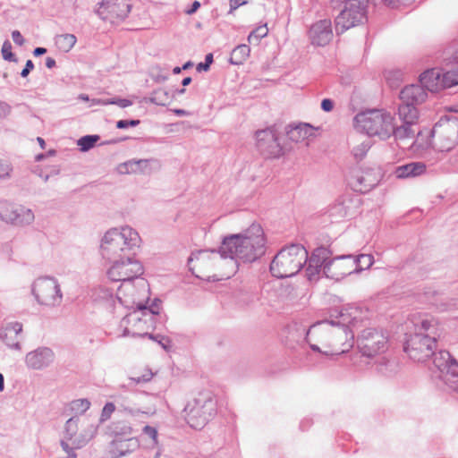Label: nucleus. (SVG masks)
Here are the masks:
<instances>
[{
  "label": "nucleus",
  "instance_id": "f257e3e1",
  "mask_svg": "<svg viewBox=\"0 0 458 458\" xmlns=\"http://www.w3.org/2000/svg\"><path fill=\"white\" fill-rule=\"evenodd\" d=\"M266 252V238L260 225L253 223L243 233L231 234L223 239L217 250H200L198 254H192L188 263L196 259L198 267H204L209 260L216 259V254L221 258H230L242 262L251 263L262 257Z\"/></svg>",
  "mask_w": 458,
  "mask_h": 458
},
{
  "label": "nucleus",
  "instance_id": "a19ab883",
  "mask_svg": "<svg viewBox=\"0 0 458 458\" xmlns=\"http://www.w3.org/2000/svg\"><path fill=\"white\" fill-rule=\"evenodd\" d=\"M140 335L142 337H148L153 341L157 342L161 345V347L166 352L170 351V349H171L172 342H171L170 338L167 336H164L161 335H153V334H149V333H145V334H142Z\"/></svg>",
  "mask_w": 458,
  "mask_h": 458
},
{
  "label": "nucleus",
  "instance_id": "c03bdc74",
  "mask_svg": "<svg viewBox=\"0 0 458 458\" xmlns=\"http://www.w3.org/2000/svg\"><path fill=\"white\" fill-rule=\"evenodd\" d=\"M306 276L309 281L317 280L323 267L319 265L313 264L310 260H307Z\"/></svg>",
  "mask_w": 458,
  "mask_h": 458
},
{
  "label": "nucleus",
  "instance_id": "69168bd1",
  "mask_svg": "<svg viewBox=\"0 0 458 458\" xmlns=\"http://www.w3.org/2000/svg\"><path fill=\"white\" fill-rule=\"evenodd\" d=\"M46 66L48 68V69H52L55 66V60L52 57H47L46 58Z\"/></svg>",
  "mask_w": 458,
  "mask_h": 458
},
{
  "label": "nucleus",
  "instance_id": "f704fd0d",
  "mask_svg": "<svg viewBox=\"0 0 458 458\" xmlns=\"http://www.w3.org/2000/svg\"><path fill=\"white\" fill-rule=\"evenodd\" d=\"M458 84V64L452 69H443L441 73L442 88H451Z\"/></svg>",
  "mask_w": 458,
  "mask_h": 458
},
{
  "label": "nucleus",
  "instance_id": "5701e85b",
  "mask_svg": "<svg viewBox=\"0 0 458 458\" xmlns=\"http://www.w3.org/2000/svg\"><path fill=\"white\" fill-rule=\"evenodd\" d=\"M159 167V163L157 159H130L126 162L121 163L117 166V171L121 174H140L149 175L152 174L154 167Z\"/></svg>",
  "mask_w": 458,
  "mask_h": 458
},
{
  "label": "nucleus",
  "instance_id": "13d9d810",
  "mask_svg": "<svg viewBox=\"0 0 458 458\" xmlns=\"http://www.w3.org/2000/svg\"><path fill=\"white\" fill-rule=\"evenodd\" d=\"M12 38L13 42L20 47L25 43V39L19 30H13L12 32Z\"/></svg>",
  "mask_w": 458,
  "mask_h": 458
},
{
  "label": "nucleus",
  "instance_id": "c756f323",
  "mask_svg": "<svg viewBox=\"0 0 458 458\" xmlns=\"http://www.w3.org/2000/svg\"><path fill=\"white\" fill-rule=\"evenodd\" d=\"M109 432L116 437H127L131 435V423L124 419H116L108 426Z\"/></svg>",
  "mask_w": 458,
  "mask_h": 458
},
{
  "label": "nucleus",
  "instance_id": "e433bc0d",
  "mask_svg": "<svg viewBox=\"0 0 458 458\" xmlns=\"http://www.w3.org/2000/svg\"><path fill=\"white\" fill-rule=\"evenodd\" d=\"M354 263L355 273L369 268L374 263V257L371 254H360L356 259L352 258Z\"/></svg>",
  "mask_w": 458,
  "mask_h": 458
},
{
  "label": "nucleus",
  "instance_id": "1a4fd4ad",
  "mask_svg": "<svg viewBox=\"0 0 458 458\" xmlns=\"http://www.w3.org/2000/svg\"><path fill=\"white\" fill-rule=\"evenodd\" d=\"M428 98V92L421 85L411 84L405 86L399 93L397 115L410 118H420L419 106Z\"/></svg>",
  "mask_w": 458,
  "mask_h": 458
},
{
  "label": "nucleus",
  "instance_id": "680f3d73",
  "mask_svg": "<svg viewBox=\"0 0 458 458\" xmlns=\"http://www.w3.org/2000/svg\"><path fill=\"white\" fill-rule=\"evenodd\" d=\"M200 7V3L199 1H194L192 4H191V6L185 12L187 14L189 15H192L193 13H195L198 9Z\"/></svg>",
  "mask_w": 458,
  "mask_h": 458
},
{
  "label": "nucleus",
  "instance_id": "2eb2a0df",
  "mask_svg": "<svg viewBox=\"0 0 458 458\" xmlns=\"http://www.w3.org/2000/svg\"><path fill=\"white\" fill-rule=\"evenodd\" d=\"M358 347L363 356L373 357L384 352L386 337L376 328L364 329L357 340Z\"/></svg>",
  "mask_w": 458,
  "mask_h": 458
},
{
  "label": "nucleus",
  "instance_id": "6ab92c4d",
  "mask_svg": "<svg viewBox=\"0 0 458 458\" xmlns=\"http://www.w3.org/2000/svg\"><path fill=\"white\" fill-rule=\"evenodd\" d=\"M352 255H341L332 258L325 264L324 275L330 279L339 281L355 273Z\"/></svg>",
  "mask_w": 458,
  "mask_h": 458
},
{
  "label": "nucleus",
  "instance_id": "f8f14e48",
  "mask_svg": "<svg viewBox=\"0 0 458 458\" xmlns=\"http://www.w3.org/2000/svg\"><path fill=\"white\" fill-rule=\"evenodd\" d=\"M135 255H128L113 260L107 276L114 282H131L144 273L141 263L134 259Z\"/></svg>",
  "mask_w": 458,
  "mask_h": 458
},
{
  "label": "nucleus",
  "instance_id": "423d86ee",
  "mask_svg": "<svg viewBox=\"0 0 458 458\" xmlns=\"http://www.w3.org/2000/svg\"><path fill=\"white\" fill-rule=\"evenodd\" d=\"M185 420L191 428H203L216 414V401L212 392L203 390L189 401L183 410Z\"/></svg>",
  "mask_w": 458,
  "mask_h": 458
},
{
  "label": "nucleus",
  "instance_id": "0e129e2a",
  "mask_svg": "<svg viewBox=\"0 0 458 458\" xmlns=\"http://www.w3.org/2000/svg\"><path fill=\"white\" fill-rule=\"evenodd\" d=\"M47 53V48L45 47H36L34 50H33V55L35 56H40V55H43Z\"/></svg>",
  "mask_w": 458,
  "mask_h": 458
},
{
  "label": "nucleus",
  "instance_id": "774afa93",
  "mask_svg": "<svg viewBox=\"0 0 458 458\" xmlns=\"http://www.w3.org/2000/svg\"><path fill=\"white\" fill-rule=\"evenodd\" d=\"M175 114L179 115V116H182V115H186L188 114V112L184 109H173L172 110Z\"/></svg>",
  "mask_w": 458,
  "mask_h": 458
},
{
  "label": "nucleus",
  "instance_id": "6e6552de",
  "mask_svg": "<svg viewBox=\"0 0 458 458\" xmlns=\"http://www.w3.org/2000/svg\"><path fill=\"white\" fill-rule=\"evenodd\" d=\"M436 349V336L422 332L408 335L403 345V350L409 357L418 362H424L431 358Z\"/></svg>",
  "mask_w": 458,
  "mask_h": 458
},
{
  "label": "nucleus",
  "instance_id": "72a5a7b5",
  "mask_svg": "<svg viewBox=\"0 0 458 458\" xmlns=\"http://www.w3.org/2000/svg\"><path fill=\"white\" fill-rule=\"evenodd\" d=\"M250 48L246 44H241L235 47L230 56V63L233 64H242L250 55Z\"/></svg>",
  "mask_w": 458,
  "mask_h": 458
},
{
  "label": "nucleus",
  "instance_id": "412c9836",
  "mask_svg": "<svg viewBox=\"0 0 458 458\" xmlns=\"http://www.w3.org/2000/svg\"><path fill=\"white\" fill-rule=\"evenodd\" d=\"M348 183L353 191L367 193L377 185L378 179L373 170L362 171L355 167L350 171Z\"/></svg>",
  "mask_w": 458,
  "mask_h": 458
},
{
  "label": "nucleus",
  "instance_id": "9d476101",
  "mask_svg": "<svg viewBox=\"0 0 458 458\" xmlns=\"http://www.w3.org/2000/svg\"><path fill=\"white\" fill-rule=\"evenodd\" d=\"M31 293L38 303L47 307L59 306L63 293L57 280L52 276H41L34 281Z\"/></svg>",
  "mask_w": 458,
  "mask_h": 458
},
{
  "label": "nucleus",
  "instance_id": "ddd939ff",
  "mask_svg": "<svg viewBox=\"0 0 458 458\" xmlns=\"http://www.w3.org/2000/svg\"><path fill=\"white\" fill-rule=\"evenodd\" d=\"M33 211L21 204L6 199H0V220L18 227H23L33 223Z\"/></svg>",
  "mask_w": 458,
  "mask_h": 458
},
{
  "label": "nucleus",
  "instance_id": "5fc2aeb1",
  "mask_svg": "<svg viewBox=\"0 0 458 458\" xmlns=\"http://www.w3.org/2000/svg\"><path fill=\"white\" fill-rule=\"evenodd\" d=\"M153 377V373L151 371H148L145 374L138 377H130V380L135 382L136 384L140 383H147L151 380Z\"/></svg>",
  "mask_w": 458,
  "mask_h": 458
},
{
  "label": "nucleus",
  "instance_id": "20e7f679",
  "mask_svg": "<svg viewBox=\"0 0 458 458\" xmlns=\"http://www.w3.org/2000/svg\"><path fill=\"white\" fill-rule=\"evenodd\" d=\"M423 133V131H419L414 140L418 148L427 149L432 147L439 151H449L458 143V117H441L430 130L426 142L420 141Z\"/></svg>",
  "mask_w": 458,
  "mask_h": 458
},
{
  "label": "nucleus",
  "instance_id": "3c124183",
  "mask_svg": "<svg viewBox=\"0 0 458 458\" xmlns=\"http://www.w3.org/2000/svg\"><path fill=\"white\" fill-rule=\"evenodd\" d=\"M13 170L12 165L7 162L0 159V179H7Z\"/></svg>",
  "mask_w": 458,
  "mask_h": 458
},
{
  "label": "nucleus",
  "instance_id": "9b49d317",
  "mask_svg": "<svg viewBox=\"0 0 458 458\" xmlns=\"http://www.w3.org/2000/svg\"><path fill=\"white\" fill-rule=\"evenodd\" d=\"M344 6L335 20L337 34L361 23L366 19L369 0H343Z\"/></svg>",
  "mask_w": 458,
  "mask_h": 458
},
{
  "label": "nucleus",
  "instance_id": "393cba45",
  "mask_svg": "<svg viewBox=\"0 0 458 458\" xmlns=\"http://www.w3.org/2000/svg\"><path fill=\"white\" fill-rule=\"evenodd\" d=\"M22 331V325L19 322L7 324L0 330V339L12 349H21L18 339L19 334Z\"/></svg>",
  "mask_w": 458,
  "mask_h": 458
},
{
  "label": "nucleus",
  "instance_id": "603ef678",
  "mask_svg": "<svg viewBox=\"0 0 458 458\" xmlns=\"http://www.w3.org/2000/svg\"><path fill=\"white\" fill-rule=\"evenodd\" d=\"M140 123V121L138 119L131 120H119L116 122V128L118 129H126L128 127H135Z\"/></svg>",
  "mask_w": 458,
  "mask_h": 458
},
{
  "label": "nucleus",
  "instance_id": "6e6d98bb",
  "mask_svg": "<svg viewBox=\"0 0 458 458\" xmlns=\"http://www.w3.org/2000/svg\"><path fill=\"white\" fill-rule=\"evenodd\" d=\"M142 431L145 435L149 437L155 443H157V430L156 429V428L146 425L143 428Z\"/></svg>",
  "mask_w": 458,
  "mask_h": 458
},
{
  "label": "nucleus",
  "instance_id": "09e8293b",
  "mask_svg": "<svg viewBox=\"0 0 458 458\" xmlns=\"http://www.w3.org/2000/svg\"><path fill=\"white\" fill-rule=\"evenodd\" d=\"M161 303L162 302H161V301L159 299H155L148 308H147L144 304L140 303L138 305V309L139 310H148L149 313H151L153 315H158Z\"/></svg>",
  "mask_w": 458,
  "mask_h": 458
},
{
  "label": "nucleus",
  "instance_id": "7ed1b4c3",
  "mask_svg": "<svg viewBox=\"0 0 458 458\" xmlns=\"http://www.w3.org/2000/svg\"><path fill=\"white\" fill-rule=\"evenodd\" d=\"M140 241L139 233L131 227L125 226L121 231L116 228L110 229L102 239L101 255L110 262L128 255H135Z\"/></svg>",
  "mask_w": 458,
  "mask_h": 458
},
{
  "label": "nucleus",
  "instance_id": "8fccbe9b",
  "mask_svg": "<svg viewBox=\"0 0 458 458\" xmlns=\"http://www.w3.org/2000/svg\"><path fill=\"white\" fill-rule=\"evenodd\" d=\"M214 62L213 54L209 53L205 56V62L197 64L196 70L198 72H207L209 70L210 65Z\"/></svg>",
  "mask_w": 458,
  "mask_h": 458
},
{
  "label": "nucleus",
  "instance_id": "cd10ccee",
  "mask_svg": "<svg viewBox=\"0 0 458 458\" xmlns=\"http://www.w3.org/2000/svg\"><path fill=\"white\" fill-rule=\"evenodd\" d=\"M426 172V165L423 162H411L400 165L395 170L397 178H410L421 175Z\"/></svg>",
  "mask_w": 458,
  "mask_h": 458
},
{
  "label": "nucleus",
  "instance_id": "a211bd4d",
  "mask_svg": "<svg viewBox=\"0 0 458 458\" xmlns=\"http://www.w3.org/2000/svg\"><path fill=\"white\" fill-rule=\"evenodd\" d=\"M398 119L401 123L400 124L395 122V118L392 115V121L389 123V138L393 136L396 142L412 140V144L417 147L414 140L417 138L418 131H416L415 127L417 126L419 118H410L408 115L406 117L398 115Z\"/></svg>",
  "mask_w": 458,
  "mask_h": 458
},
{
  "label": "nucleus",
  "instance_id": "4be33fe9",
  "mask_svg": "<svg viewBox=\"0 0 458 458\" xmlns=\"http://www.w3.org/2000/svg\"><path fill=\"white\" fill-rule=\"evenodd\" d=\"M332 22L329 19H324L313 23L309 30V38L314 46L325 47L333 39Z\"/></svg>",
  "mask_w": 458,
  "mask_h": 458
},
{
  "label": "nucleus",
  "instance_id": "79ce46f5",
  "mask_svg": "<svg viewBox=\"0 0 458 458\" xmlns=\"http://www.w3.org/2000/svg\"><path fill=\"white\" fill-rule=\"evenodd\" d=\"M268 33V29L267 28V24L259 26L256 29H254L248 36V41L249 43H252L253 40H256V43L258 44L259 40L263 38H265Z\"/></svg>",
  "mask_w": 458,
  "mask_h": 458
},
{
  "label": "nucleus",
  "instance_id": "c85d7f7f",
  "mask_svg": "<svg viewBox=\"0 0 458 458\" xmlns=\"http://www.w3.org/2000/svg\"><path fill=\"white\" fill-rule=\"evenodd\" d=\"M286 131L288 138L295 142L303 140L313 134V128L308 123H300L295 126L289 125Z\"/></svg>",
  "mask_w": 458,
  "mask_h": 458
},
{
  "label": "nucleus",
  "instance_id": "473e14b6",
  "mask_svg": "<svg viewBox=\"0 0 458 458\" xmlns=\"http://www.w3.org/2000/svg\"><path fill=\"white\" fill-rule=\"evenodd\" d=\"M77 38L73 34H62L55 38L57 48L64 53L69 52L76 44Z\"/></svg>",
  "mask_w": 458,
  "mask_h": 458
},
{
  "label": "nucleus",
  "instance_id": "7c9ffc66",
  "mask_svg": "<svg viewBox=\"0 0 458 458\" xmlns=\"http://www.w3.org/2000/svg\"><path fill=\"white\" fill-rule=\"evenodd\" d=\"M81 423H89L87 418H81L78 415L71 417L66 422L64 426V439L72 438V437L75 436V433L81 430Z\"/></svg>",
  "mask_w": 458,
  "mask_h": 458
},
{
  "label": "nucleus",
  "instance_id": "a18cd8bd",
  "mask_svg": "<svg viewBox=\"0 0 458 458\" xmlns=\"http://www.w3.org/2000/svg\"><path fill=\"white\" fill-rule=\"evenodd\" d=\"M437 321L434 318L430 319H423L420 322V327H419V332H422L424 334H434L436 335L437 330Z\"/></svg>",
  "mask_w": 458,
  "mask_h": 458
},
{
  "label": "nucleus",
  "instance_id": "de8ad7c7",
  "mask_svg": "<svg viewBox=\"0 0 458 458\" xmlns=\"http://www.w3.org/2000/svg\"><path fill=\"white\" fill-rule=\"evenodd\" d=\"M115 411V405L113 403H106L102 409L99 421L104 422L110 419L112 413Z\"/></svg>",
  "mask_w": 458,
  "mask_h": 458
},
{
  "label": "nucleus",
  "instance_id": "a878e982",
  "mask_svg": "<svg viewBox=\"0 0 458 458\" xmlns=\"http://www.w3.org/2000/svg\"><path fill=\"white\" fill-rule=\"evenodd\" d=\"M419 81V85H421L427 92H437L442 89L441 72L437 69H428L422 72Z\"/></svg>",
  "mask_w": 458,
  "mask_h": 458
},
{
  "label": "nucleus",
  "instance_id": "39448f33",
  "mask_svg": "<svg viewBox=\"0 0 458 458\" xmlns=\"http://www.w3.org/2000/svg\"><path fill=\"white\" fill-rule=\"evenodd\" d=\"M308 250L301 244H291L281 249L270 263L273 276L285 278L295 276L307 264Z\"/></svg>",
  "mask_w": 458,
  "mask_h": 458
},
{
  "label": "nucleus",
  "instance_id": "49530a36",
  "mask_svg": "<svg viewBox=\"0 0 458 458\" xmlns=\"http://www.w3.org/2000/svg\"><path fill=\"white\" fill-rule=\"evenodd\" d=\"M437 310L441 312L454 310L458 309V300L449 299L446 301H441L437 306Z\"/></svg>",
  "mask_w": 458,
  "mask_h": 458
},
{
  "label": "nucleus",
  "instance_id": "338daca9",
  "mask_svg": "<svg viewBox=\"0 0 458 458\" xmlns=\"http://www.w3.org/2000/svg\"><path fill=\"white\" fill-rule=\"evenodd\" d=\"M123 412L125 414H130L131 416H136L137 414L140 413V411L139 410H132V409H129V408H124Z\"/></svg>",
  "mask_w": 458,
  "mask_h": 458
},
{
  "label": "nucleus",
  "instance_id": "4c0bfd02",
  "mask_svg": "<svg viewBox=\"0 0 458 458\" xmlns=\"http://www.w3.org/2000/svg\"><path fill=\"white\" fill-rule=\"evenodd\" d=\"M99 140L100 137L96 134L85 135L78 140L77 144L80 147L81 151L86 152L94 148Z\"/></svg>",
  "mask_w": 458,
  "mask_h": 458
},
{
  "label": "nucleus",
  "instance_id": "b1692460",
  "mask_svg": "<svg viewBox=\"0 0 458 458\" xmlns=\"http://www.w3.org/2000/svg\"><path fill=\"white\" fill-rule=\"evenodd\" d=\"M55 360L54 352L48 347H38L30 352L25 357V362L28 368L40 370L49 367Z\"/></svg>",
  "mask_w": 458,
  "mask_h": 458
},
{
  "label": "nucleus",
  "instance_id": "2f4dec72",
  "mask_svg": "<svg viewBox=\"0 0 458 458\" xmlns=\"http://www.w3.org/2000/svg\"><path fill=\"white\" fill-rule=\"evenodd\" d=\"M332 250H330L328 248L320 246L316 248L310 257L308 256V260H310L313 264L319 265L324 268L325 264L332 259Z\"/></svg>",
  "mask_w": 458,
  "mask_h": 458
},
{
  "label": "nucleus",
  "instance_id": "864d4df0",
  "mask_svg": "<svg viewBox=\"0 0 458 458\" xmlns=\"http://www.w3.org/2000/svg\"><path fill=\"white\" fill-rule=\"evenodd\" d=\"M106 104L115 105L119 107L125 108L132 105V101L127 98H112L106 102Z\"/></svg>",
  "mask_w": 458,
  "mask_h": 458
},
{
  "label": "nucleus",
  "instance_id": "58836bf2",
  "mask_svg": "<svg viewBox=\"0 0 458 458\" xmlns=\"http://www.w3.org/2000/svg\"><path fill=\"white\" fill-rule=\"evenodd\" d=\"M370 148L371 140L368 139L359 145L353 147L352 149V154L356 161H360L365 157Z\"/></svg>",
  "mask_w": 458,
  "mask_h": 458
},
{
  "label": "nucleus",
  "instance_id": "ea45409f",
  "mask_svg": "<svg viewBox=\"0 0 458 458\" xmlns=\"http://www.w3.org/2000/svg\"><path fill=\"white\" fill-rule=\"evenodd\" d=\"M90 407V402L86 399H77L72 401L70 403L71 411L75 412L76 414H83L86 411H88Z\"/></svg>",
  "mask_w": 458,
  "mask_h": 458
},
{
  "label": "nucleus",
  "instance_id": "f03ea898",
  "mask_svg": "<svg viewBox=\"0 0 458 458\" xmlns=\"http://www.w3.org/2000/svg\"><path fill=\"white\" fill-rule=\"evenodd\" d=\"M316 335L321 344L329 350L325 355H340L348 352L352 344L347 342L349 328L344 323L334 320H323L312 325L307 332L306 341L310 343V335Z\"/></svg>",
  "mask_w": 458,
  "mask_h": 458
},
{
  "label": "nucleus",
  "instance_id": "4d7b16f0",
  "mask_svg": "<svg viewBox=\"0 0 458 458\" xmlns=\"http://www.w3.org/2000/svg\"><path fill=\"white\" fill-rule=\"evenodd\" d=\"M334 101L330 98H324L321 101V109L325 112H331L334 109Z\"/></svg>",
  "mask_w": 458,
  "mask_h": 458
},
{
  "label": "nucleus",
  "instance_id": "bf43d9fd",
  "mask_svg": "<svg viewBox=\"0 0 458 458\" xmlns=\"http://www.w3.org/2000/svg\"><path fill=\"white\" fill-rule=\"evenodd\" d=\"M34 69V64L31 60L26 62L25 67L21 72V76L26 78L30 72Z\"/></svg>",
  "mask_w": 458,
  "mask_h": 458
},
{
  "label": "nucleus",
  "instance_id": "e2e57ef3",
  "mask_svg": "<svg viewBox=\"0 0 458 458\" xmlns=\"http://www.w3.org/2000/svg\"><path fill=\"white\" fill-rule=\"evenodd\" d=\"M0 110L4 116H7L11 113V106L4 102H0Z\"/></svg>",
  "mask_w": 458,
  "mask_h": 458
},
{
  "label": "nucleus",
  "instance_id": "37998d69",
  "mask_svg": "<svg viewBox=\"0 0 458 458\" xmlns=\"http://www.w3.org/2000/svg\"><path fill=\"white\" fill-rule=\"evenodd\" d=\"M1 53L4 60L13 63L18 62V58L12 52V44L8 39L4 40L3 43Z\"/></svg>",
  "mask_w": 458,
  "mask_h": 458
},
{
  "label": "nucleus",
  "instance_id": "c9c22d12",
  "mask_svg": "<svg viewBox=\"0 0 458 458\" xmlns=\"http://www.w3.org/2000/svg\"><path fill=\"white\" fill-rule=\"evenodd\" d=\"M174 96L170 94V92L168 90H166L165 89H155L150 97H149V101L155 105H157V106H166L168 104H170V102L172 101Z\"/></svg>",
  "mask_w": 458,
  "mask_h": 458
},
{
  "label": "nucleus",
  "instance_id": "0eeeda50",
  "mask_svg": "<svg viewBox=\"0 0 458 458\" xmlns=\"http://www.w3.org/2000/svg\"><path fill=\"white\" fill-rule=\"evenodd\" d=\"M392 114L379 110H369L355 115L354 126L358 131L369 136H378L382 140L389 139V123Z\"/></svg>",
  "mask_w": 458,
  "mask_h": 458
},
{
  "label": "nucleus",
  "instance_id": "4468645a",
  "mask_svg": "<svg viewBox=\"0 0 458 458\" xmlns=\"http://www.w3.org/2000/svg\"><path fill=\"white\" fill-rule=\"evenodd\" d=\"M433 363L438 369V377L452 390L458 388V362L447 351L433 354Z\"/></svg>",
  "mask_w": 458,
  "mask_h": 458
},
{
  "label": "nucleus",
  "instance_id": "f3484780",
  "mask_svg": "<svg viewBox=\"0 0 458 458\" xmlns=\"http://www.w3.org/2000/svg\"><path fill=\"white\" fill-rule=\"evenodd\" d=\"M256 147L265 158H276L283 154V148L273 128L256 131Z\"/></svg>",
  "mask_w": 458,
  "mask_h": 458
},
{
  "label": "nucleus",
  "instance_id": "aec40b11",
  "mask_svg": "<svg viewBox=\"0 0 458 458\" xmlns=\"http://www.w3.org/2000/svg\"><path fill=\"white\" fill-rule=\"evenodd\" d=\"M97 433V426L92 423H81V430L80 429L75 433L72 438L61 440V446L68 454V458H76L77 454L74 450L80 449L86 445V444Z\"/></svg>",
  "mask_w": 458,
  "mask_h": 458
},
{
  "label": "nucleus",
  "instance_id": "052dcab7",
  "mask_svg": "<svg viewBox=\"0 0 458 458\" xmlns=\"http://www.w3.org/2000/svg\"><path fill=\"white\" fill-rule=\"evenodd\" d=\"M248 0H230V13L236 10L241 5L246 4Z\"/></svg>",
  "mask_w": 458,
  "mask_h": 458
},
{
  "label": "nucleus",
  "instance_id": "bb28decb",
  "mask_svg": "<svg viewBox=\"0 0 458 458\" xmlns=\"http://www.w3.org/2000/svg\"><path fill=\"white\" fill-rule=\"evenodd\" d=\"M140 444L134 437H130L123 440H114L111 443L110 452L115 457L125 456L131 454L135 450L139 449Z\"/></svg>",
  "mask_w": 458,
  "mask_h": 458
},
{
  "label": "nucleus",
  "instance_id": "dca6fc26",
  "mask_svg": "<svg viewBox=\"0 0 458 458\" xmlns=\"http://www.w3.org/2000/svg\"><path fill=\"white\" fill-rule=\"evenodd\" d=\"M98 5L96 13L101 20L111 22L127 18L132 6L130 0H103Z\"/></svg>",
  "mask_w": 458,
  "mask_h": 458
}]
</instances>
